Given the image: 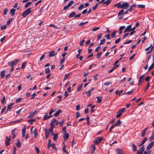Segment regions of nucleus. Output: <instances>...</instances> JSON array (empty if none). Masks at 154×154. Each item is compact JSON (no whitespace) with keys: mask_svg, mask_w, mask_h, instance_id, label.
<instances>
[{"mask_svg":"<svg viewBox=\"0 0 154 154\" xmlns=\"http://www.w3.org/2000/svg\"><path fill=\"white\" fill-rule=\"evenodd\" d=\"M19 61V60L17 59H15L11 62L8 63V64L9 66H11V72H12L14 70V67L13 66L15 65Z\"/></svg>","mask_w":154,"mask_h":154,"instance_id":"obj_1","label":"nucleus"},{"mask_svg":"<svg viewBox=\"0 0 154 154\" xmlns=\"http://www.w3.org/2000/svg\"><path fill=\"white\" fill-rule=\"evenodd\" d=\"M31 10V8H30L27 9L22 14V16L23 17H26L27 15L29 14L30 12H32V11Z\"/></svg>","mask_w":154,"mask_h":154,"instance_id":"obj_2","label":"nucleus"},{"mask_svg":"<svg viewBox=\"0 0 154 154\" xmlns=\"http://www.w3.org/2000/svg\"><path fill=\"white\" fill-rule=\"evenodd\" d=\"M129 5L128 3L127 2H125L123 4H122L120 6H118L117 8H120L124 9H127L129 7Z\"/></svg>","mask_w":154,"mask_h":154,"instance_id":"obj_3","label":"nucleus"},{"mask_svg":"<svg viewBox=\"0 0 154 154\" xmlns=\"http://www.w3.org/2000/svg\"><path fill=\"white\" fill-rule=\"evenodd\" d=\"M152 45L151 44L150 46L145 49L146 51H145V53L147 54H148L150 53L154 48V47H151Z\"/></svg>","mask_w":154,"mask_h":154,"instance_id":"obj_4","label":"nucleus"},{"mask_svg":"<svg viewBox=\"0 0 154 154\" xmlns=\"http://www.w3.org/2000/svg\"><path fill=\"white\" fill-rule=\"evenodd\" d=\"M152 45L151 44L150 46L145 49L146 51H145V53L147 54H148L150 53L154 48V47H151Z\"/></svg>","mask_w":154,"mask_h":154,"instance_id":"obj_5","label":"nucleus"},{"mask_svg":"<svg viewBox=\"0 0 154 154\" xmlns=\"http://www.w3.org/2000/svg\"><path fill=\"white\" fill-rule=\"evenodd\" d=\"M103 137L100 138L97 137L94 140V142L95 145H97L102 141Z\"/></svg>","mask_w":154,"mask_h":154,"instance_id":"obj_6","label":"nucleus"},{"mask_svg":"<svg viewBox=\"0 0 154 154\" xmlns=\"http://www.w3.org/2000/svg\"><path fill=\"white\" fill-rule=\"evenodd\" d=\"M144 149V146H143L140 149L138 150L137 154H144V152H143Z\"/></svg>","mask_w":154,"mask_h":154,"instance_id":"obj_7","label":"nucleus"},{"mask_svg":"<svg viewBox=\"0 0 154 154\" xmlns=\"http://www.w3.org/2000/svg\"><path fill=\"white\" fill-rule=\"evenodd\" d=\"M131 25H130L128 26L126 28H125L124 32H128L131 31Z\"/></svg>","mask_w":154,"mask_h":154,"instance_id":"obj_8","label":"nucleus"},{"mask_svg":"<svg viewBox=\"0 0 154 154\" xmlns=\"http://www.w3.org/2000/svg\"><path fill=\"white\" fill-rule=\"evenodd\" d=\"M57 52H56L55 51H52L49 52V57H52L56 55Z\"/></svg>","mask_w":154,"mask_h":154,"instance_id":"obj_9","label":"nucleus"},{"mask_svg":"<svg viewBox=\"0 0 154 154\" xmlns=\"http://www.w3.org/2000/svg\"><path fill=\"white\" fill-rule=\"evenodd\" d=\"M154 145V141H152L151 143H150L147 146L146 148V150H149L152 148V147Z\"/></svg>","mask_w":154,"mask_h":154,"instance_id":"obj_10","label":"nucleus"},{"mask_svg":"<svg viewBox=\"0 0 154 154\" xmlns=\"http://www.w3.org/2000/svg\"><path fill=\"white\" fill-rule=\"evenodd\" d=\"M116 152L118 154H125L123 150L120 148H118L116 149Z\"/></svg>","mask_w":154,"mask_h":154,"instance_id":"obj_11","label":"nucleus"},{"mask_svg":"<svg viewBox=\"0 0 154 154\" xmlns=\"http://www.w3.org/2000/svg\"><path fill=\"white\" fill-rule=\"evenodd\" d=\"M38 113V111L36 110H35L33 112H31L30 115L29 116L30 117L32 118L35 115L37 114Z\"/></svg>","mask_w":154,"mask_h":154,"instance_id":"obj_12","label":"nucleus"},{"mask_svg":"<svg viewBox=\"0 0 154 154\" xmlns=\"http://www.w3.org/2000/svg\"><path fill=\"white\" fill-rule=\"evenodd\" d=\"M53 116L51 115L50 116H48V114H46L44 115V120H47L48 119H49L52 117Z\"/></svg>","mask_w":154,"mask_h":154,"instance_id":"obj_13","label":"nucleus"},{"mask_svg":"<svg viewBox=\"0 0 154 154\" xmlns=\"http://www.w3.org/2000/svg\"><path fill=\"white\" fill-rule=\"evenodd\" d=\"M143 78H144V75H141L140 78L139 80L138 83V85H139L140 84H141L142 82L143 81Z\"/></svg>","mask_w":154,"mask_h":154,"instance_id":"obj_14","label":"nucleus"},{"mask_svg":"<svg viewBox=\"0 0 154 154\" xmlns=\"http://www.w3.org/2000/svg\"><path fill=\"white\" fill-rule=\"evenodd\" d=\"M14 105V103H10L9 104L7 107V110L6 112H7L8 111L11 109V107Z\"/></svg>","mask_w":154,"mask_h":154,"instance_id":"obj_15","label":"nucleus"},{"mask_svg":"<svg viewBox=\"0 0 154 154\" xmlns=\"http://www.w3.org/2000/svg\"><path fill=\"white\" fill-rule=\"evenodd\" d=\"M62 110L59 109L54 114V116L56 117H57L60 113L62 112Z\"/></svg>","mask_w":154,"mask_h":154,"instance_id":"obj_16","label":"nucleus"},{"mask_svg":"<svg viewBox=\"0 0 154 154\" xmlns=\"http://www.w3.org/2000/svg\"><path fill=\"white\" fill-rule=\"evenodd\" d=\"M25 127L22 130V137H24L26 133V129Z\"/></svg>","mask_w":154,"mask_h":154,"instance_id":"obj_17","label":"nucleus"},{"mask_svg":"<svg viewBox=\"0 0 154 154\" xmlns=\"http://www.w3.org/2000/svg\"><path fill=\"white\" fill-rule=\"evenodd\" d=\"M15 12V9L12 8L11 9L10 13L12 16H13L14 15Z\"/></svg>","mask_w":154,"mask_h":154,"instance_id":"obj_18","label":"nucleus"},{"mask_svg":"<svg viewBox=\"0 0 154 154\" xmlns=\"http://www.w3.org/2000/svg\"><path fill=\"white\" fill-rule=\"evenodd\" d=\"M56 108H52L51 110L50 111L49 113V115H51L52 114V113L53 112H55L56 110Z\"/></svg>","mask_w":154,"mask_h":154,"instance_id":"obj_19","label":"nucleus"},{"mask_svg":"<svg viewBox=\"0 0 154 154\" xmlns=\"http://www.w3.org/2000/svg\"><path fill=\"white\" fill-rule=\"evenodd\" d=\"M122 122L120 120H119L117 123H115L114 124V125L116 126H120Z\"/></svg>","mask_w":154,"mask_h":154,"instance_id":"obj_20","label":"nucleus"},{"mask_svg":"<svg viewBox=\"0 0 154 154\" xmlns=\"http://www.w3.org/2000/svg\"><path fill=\"white\" fill-rule=\"evenodd\" d=\"M16 130V128L14 129L11 132V133L12 136V138L14 139L16 137L15 131Z\"/></svg>","mask_w":154,"mask_h":154,"instance_id":"obj_21","label":"nucleus"},{"mask_svg":"<svg viewBox=\"0 0 154 154\" xmlns=\"http://www.w3.org/2000/svg\"><path fill=\"white\" fill-rule=\"evenodd\" d=\"M111 2V0H107L106 1L104 2L103 4V5H107L109 4Z\"/></svg>","mask_w":154,"mask_h":154,"instance_id":"obj_22","label":"nucleus"},{"mask_svg":"<svg viewBox=\"0 0 154 154\" xmlns=\"http://www.w3.org/2000/svg\"><path fill=\"white\" fill-rule=\"evenodd\" d=\"M53 128H49L48 132L49 131L52 135L54 134V133L53 132Z\"/></svg>","mask_w":154,"mask_h":154,"instance_id":"obj_23","label":"nucleus"},{"mask_svg":"<svg viewBox=\"0 0 154 154\" xmlns=\"http://www.w3.org/2000/svg\"><path fill=\"white\" fill-rule=\"evenodd\" d=\"M69 134L66 132L64 133L63 134V137L64 139H67L69 138Z\"/></svg>","mask_w":154,"mask_h":154,"instance_id":"obj_24","label":"nucleus"},{"mask_svg":"<svg viewBox=\"0 0 154 154\" xmlns=\"http://www.w3.org/2000/svg\"><path fill=\"white\" fill-rule=\"evenodd\" d=\"M76 14V13L74 12H72L71 13L69 16V18H71L72 17H73V16H75V15Z\"/></svg>","mask_w":154,"mask_h":154,"instance_id":"obj_25","label":"nucleus"},{"mask_svg":"<svg viewBox=\"0 0 154 154\" xmlns=\"http://www.w3.org/2000/svg\"><path fill=\"white\" fill-rule=\"evenodd\" d=\"M5 71L3 70L1 72V76L2 79L5 75Z\"/></svg>","mask_w":154,"mask_h":154,"instance_id":"obj_26","label":"nucleus"},{"mask_svg":"<svg viewBox=\"0 0 154 154\" xmlns=\"http://www.w3.org/2000/svg\"><path fill=\"white\" fill-rule=\"evenodd\" d=\"M136 5H132L131 6H130L129 7V9L128 10V11H130L131 12L132 11V9L133 8H134L135 7Z\"/></svg>","mask_w":154,"mask_h":154,"instance_id":"obj_27","label":"nucleus"},{"mask_svg":"<svg viewBox=\"0 0 154 154\" xmlns=\"http://www.w3.org/2000/svg\"><path fill=\"white\" fill-rule=\"evenodd\" d=\"M70 74V73H68V74H65V76H64V79H63V81H64L65 80H66L67 78L69 77V74Z\"/></svg>","mask_w":154,"mask_h":154,"instance_id":"obj_28","label":"nucleus"},{"mask_svg":"<svg viewBox=\"0 0 154 154\" xmlns=\"http://www.w3.org/2000/svg\"><path fill=\"white\" fill-rule=\"evenodd\" d=\"M34 129L33 130V133L34 134H37V131L36 130V128H34V127H33L31 128V131L32 132V131L33 129Z\"/></svg>","mask_w":154,"mask_h":154,"instance_id":"obj_29","label":"nucleus"},{"mask_svg":"<svg viewBox=\"0 0 154 154\" xmlns=\"http://www.w3.org/2000/svg\"><path fill=\"white\" fill-rule=\"evenodd\" d=\"M119 62V60H116L114 63V67L116 68L119 66V65L117 64Z\"/></svg>","mask_w":154,"mask_h":154,"instance_id":"obj_30","label":"nucleus"},{"mask_svg":"<svg viewBox=\"0 0 154 154\" xmlns=\"http://www.w3.org/2000/svg\"><path fill=\"white\" fill-rule=\"evenodd\" d=\"M62 149L63 152H65L66 154H69L68 152L66 151V147L65 144H64L63 146Z\"/></svg>","mask_w":154,"mask_h":154,"instance_id":"obj_31","label":"nucleus"},{"mask_svg":"<svg viewBox=\"0 0 154 154\" xmlns=\"http://www.w3.org/2000/svg\"><path fill=\"white\" fill-rule=\"evenodd\" d=\"M134 91L133 90H132L131 91L127 92L124 93L123 94V95H126V94H130L132 93Z\"/></svg>","mask_w":154,"mask_h":154,"instance_id":"obj_32","label":"nucleus"},{"mask_svg":"<svg viewBox=\"0 0 154 154\" xmlns=\"http://www.w3.org/2000/svg\"><path fill=\"white\" fill-rule=\"evenodd\" d=\"M125 28V26H122L120 27L119 28V34L122 33V31Z\"/></svg>","mask_w":154,"mask_h":154,"instance_id":"obj_33","label":"nucleus"},{"mask_svg":"<svg viewBox=\"0 0 154 154\" xmlns=\"http://www.w3.org/2000/svg\"><path fill=\"white\" fill-rule=\"evenodd\" d=\"M32 3L31 2H28L25 5V7L26 8H27Z\"/></svg>","mask_w":154,"mask_h":154,"instance_id":"obj_34","label":"nucleus"},{"mask_svg":"<svg viewBox=\"0 0 154 154\" xmlns=\"http://www.w3.org/2000/svg\"><path fill=\"white\" fill-rule=\"evenodd\" d=\"M45 133L46 137L47 138L49 135V133L47 129L45 130Z\"/></svg>","mask_w":154,"mask_h":154,"instance_id":"obj_35","label":"nucleus"},{"mask_svg":"<svg viewBox=\"0 0 154 154\" xmlns=\"http://www.w3.org/2000/svg\"><path fill=\"white\" fill-rule=\"evenodd\" d=\"M132 150L133 151H136L137 150L136 147L135 145L133 144H132Z\"/></svg>","mask_w":154,"mask_h":154,"instance_id":"obj_36","label":"nucleus"},{"mask_svg":"<svg viewBox=\"0 0 154 154\" xmlns=\"http://www.w3.org/2000/svg\"><path fill=\"white\" fill-rule=\"evenodd\" d=\"M51 140L50 139H49L48 140V146H47V148H48V149H49V148L50 147V146H51Z\"/></svg>","mask_w":154,"mask_h":154,"instance_id":"obj_37","label":"nucleus"},{"mask_svg":"<svg viewBox=\"0 0 154 154\" xmlns=\"http://www.w3.org/2000/svg\"><path fill=\"white\" fill-rule=\"evenodd\" d=\"M53 135L54 136L53 137L54 140L55 141L57 140L58 138V134H54Z\"/></svg>","mask_w":154,"mask_h":154,"instance_id":"obj_38","label":"nucleus"},{"mask_svg":"<svg viewBox=\"0 0 154 154\" xmlns=\"http://www.w3.org/2000/svg\"><path fill=\"white\" fill-rule=\"evenodd\" d=\"M97 99L98 103H100L101 101L102 97H100L99 96H97L96 97Z\"/></svg>","mask_w":154,"mask_h":154,"instance_id":"obj_39","label":"nucleus"},{"mask_svg":"<svg viewBox=\"0 0 154 154\" xmlns=\"http://www.w3.org/2000/svg\"><path fill=\"white\" fill-rule=\"evenodd\" d=\"M53 122H54V123H55L57 125H58L59 123V122L57 121L55 119H53Z\"/></svg>","mask_w":154,"mask_h":154,"instance_id":"obj_40","label":"nucleus"},{"mask_svg":"<svg viewBox=\"0 0 154 154\" xmlns=\"http://www.w3.org/2000/svg\"><path fill=\"white\" fill-rule=\"evenodd\" d=\"M105 38H103L102 39L100 40V45L103 44L105 42Z\"/></svg>","mask_w":154,"mask_h":154,"instance_id":"obj_41","label":"nucleus"},{"mask_svg":"<svg viewBox=\"0 0 154 154\" xmlns=\"http://www.w3.org/2000/svg\"><path fill=\"white\" fill-rule=\"evenodd\" d=\"M82 84L81 85H79L77 88V91H79L81 90L82 89Z\"/></svg>","mask_w":154,"mask_h":154,"instance_id":"obj_42","label":"nucleus"},{"mask_svg":"<svg viewBox=\"0 0 154 154\" xmlns=\"http://www.w3.org/2000/svg\"><path fill=\"white\" fill-rule=\"evenodd\" d=\"M5 96H4L2 99H1V103L2 104H4L5 102Z\"/></svg>","mask_w":154,"mask_h":154,"instance_id":"obj_43","label":"nucleus"},{"mask_svg":"<svg viewBox=\"0 0 154 154\" xmlns=\"http://www.w3.org/2000/svg\"><path fill=\"white\" fill-rule=\"evenodd\" d=\"M98 3H97L95 4V5L94 6L92 7V9L93 10H95L98 7Z\"/></svg>","mask_w":154,"mask_h":154,"instance_id":"obj_44","label":"nucleus"},{"mask_svg":"<svg viewBox=\"0 0 154 154\" xmlns=\"http://www.w3.org/2000/svg\"><path fill=\"white\" fill-rule=\"evenodd\" d=\"M91 91L89 90V91H88L87 92H85V93L87 94V96L88 97V96H90L91 95Z\"/></svg>","mask_w":154,"mask_h":154,"instance_id":"obj_45","label":"nucleus"},{"mask_svg":"<svg viewBox=\"0 0 154 154\" xmlns=\"http://www.w3.org/2000/svg\"><path fill=\"white\" fill-rule=\"evenodd\" d=\"M125 110V108H121L119 110L118 112H119L122 113V112H124Z\"/></svg>","mask_w":154,"mask_h":154,"instance_id":"obj_46","label":"nucleus"},{"mask_svg":"<svg viewBox=\"0 0 154 154\" xmlns=\"http://www.w3.org/2000/svg\"><path fill=\"white\" fill-rule=\"evenodd\" d=\"M116 34V31L113 32L111 34V37L112 38H114Z\"/></svg>","mask_w":154,"mask_h":154,"instance_id":"obj_47","label":"nucleus"},{"mask_svg":"<svg viewBox=\"0 0 154 154\" xmlns=\"http://www.w3.org/2000/svg\"><path fill=\"white\" fill-rule=\"evenodd\" d=\"M51 146L53 149L55 150L56 151L57 150V148L55 146L54 144H52L51 145Z\"/></svg>","mask_w":154,"mask_h":154,"instance_id":"obj_48","label":"nucleus"},{"mask_svg":"<svg viewBox=\"0 0 154 154\" xmlns=\"http://www.w3.org/2000/svg\"><path fill=\"white\" fill-rule=\"evenodd\" d=\"M104 36L106 37L107 39H109L110 38V35L109 34L105 35Z\"/></svg>","mask_w":154,"mask_h":154,"instance_id":"obj_49","label":"nucleus"},{"mask_svg":"<svg viewBox=\"0 0 154 154\" xmlns=\"http://www.w3.org/2000/svg\"><path fill=\"white\" fill-rule=\"evenodd\" d=\"M102 53V52H101L100 53H97V58L99 59V58H100Z\"/></svg>","mask_w":154,"mask_h":154,"instance_id":"obj_50","label":"nucleus"},{"mask_svg":"<svg viewBox=\"0 0 154 154\" xmlns=\"http://www.w3.org/2000/svg\"><path fill=\"white\" fill-rule=\"evenodd\" d=\"M102 35V33H101L97 35V40H99V39H100L101 38Z\"/></svg>","mask_w":154,"mask_h":154,"instance_id":"obj_51","label":"nucleus"},{"mask_svg":"<svg viewBox=\"0 0 154 154\" xmlns=\"http://www.w3.org/2000/svg\"><path fill=\"white\" fill-rule=\"evenodd\" d=\"M11 138V136H9L8 137H6V140L10 141Z\"/></svg>","mask_w":154,"mask_h":154,"instance_id":"obj_52","label":"nucleus"},{"mask_svg":"<svg viewBox=\"0 0 154 154\" xmlns=\"http://www.w3.org/2000/svg\"><path fill=\"white\" fill-rule=\"evenodd\" d=\"M124 10H121L119 13H118V15H122L123 14H124Z\"/></svg>","mask_w":154,"mask_h":154,"instance_id":"obj_53","label":"nucleus"},{"mask_svg":"<svg viewBox=\"0 0 154 154\" xmlns=\"http://www.w3.org/2000/svg\"><path fill=\"white\" fill-rule=\"evenodd\" d=\"M74 3V1H71L68 4V5L69 7L72 4H73Z\"/></svg>","mask_w":154,"mask_h":154,"instance_id":"obj_54","label":"nucleus"},{"mask_svg":"<svg viewBox=\"0 0 154 154\" xmlns=\"http://www.w3.org/2000/svg\"><path fill=\"white\" fill-rule=\"evenodd\" d=\"M16 146L18 147H20L21 146V143L19 140H18V142L16 144Z\"/></svg>","mask_w":154,"mask_h":154,"instance_id":"obj_55","label":"nucleus"},{"mask_svg":"<svg viewBox=\"0 0 154 154\" xmlns=\"http://www.w3.org/2000/svg\"><path fill=\"white\" fill-rule=\"evenodd\" d=\"M84 7V5L82 4L78 8V10H82L83 8Z\"/></svg>","mask_w":154,"mask_h":154,"instance_id":"obj_56","label":"nucleus"},{"mask_svg":"<svg viewBox=\"0 0 154 154\" xmlns=\"http://www.w3.org/2000/svg\"><path fill=\"white\" fill-rule=\"evenodd\" d=\"M50 70L49 68H46L45 69V72L46 73H49L50 72Z\"/></svg>","mask_w":154,"mask_h":154,"instance_id":"obj_57","label":"nucleus"},{"mask_svg":"<svg viewBox=\"0 0 154 154\" xmlns=\"http://www.w3.org/2000/svg\"><path fill=\"white\" fill-rule=\"evenodd\" d=\"M121 38H118L117 40L115 41V43L116 44H118L120 41Z\"/></svg>","mask_w":154,"mask_h":154,"instance_id":"obj_58","label":"nucleus"},{"mask_svg":"<svg viewBox=\"0 0 154 154\" xmlns=\"http://www.w3.org/2000/svg\"><path fill=\"white\" fill-rule=\"evenodd\" d=\"M26 63V62H24L22 63L21 66V68L22 69H24L25 67V64Z\"/></svg>","mask_w":154,"mask_h":154,"instance_id":"obj_59","label":"nucleus"},{"mask_svg":"<svg viewBox=\"0 0 154 154\" xmlns=\"http://www.w3.org/2000/svg\"><path fill=\"white\" fill-rule=\"evenodd\" d=\"M50 125H51V128H54V127L55 126L54 125V122H53V120H52V121L50 123Z\"/></svg>","mask_w":154,"mask_h":154,"instance_id":"obj_60","label":"nucleus"},{"mask_svg":"<svg viewBox=\"0 0 154 154\" xmlns=\"http://www.w3.org/2000/svg\"><path fill=\"white\" fill-rule=\"evenodd\" d=\"M99 29V28L98 27H95L92 29V30L93 31H96L97 30Z\"/></svg>","mask_w":154,"mask_h":154,"instance_id":"obj_61","label":"nucleus"},{"mask_svg":"<svg viewBox=\"0 0 154 154\" xmlns=\"http://www.w3.org/2000/svg\"><path fill=\"white\" fill-rule=\"evenodd\" d=\"M36 95V93H33V94L32 96H31V97L30 98V99H33L35 97V96Z\"/></svg>","mask_w":154,"mask_h":154,"instance_id":"obj_62","label":"nucleus"},{"mask_svg":"<svg viewBox=\"0 0 154 154\" xmlns=\"http://www.w3.org/2000/svg\"><path fill=\"white\" fill-rule=\"evenodd\" d=\"M8 10L7 9H5L4 10L3 14L5 15H6L7 14V12L8 11Z\"/></svg>","mask_w":154,"mask_h":154,"instance_id":"obj_63","label":"nucleus"},{"mask_svg":"<svg viewBox=\"0 0 154 154\" xmlns=\"http://www.w3.org/2000/svg\"><path fill=\"white\" fill-rule=\"evenodd\" d=\"M147 151H145V154H151V150H147Z\"/></svg>","mask_w":154,"mask_h":154,"instance_id":"obj_64","label":"nucleus"}]
</instances>
